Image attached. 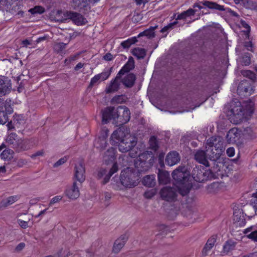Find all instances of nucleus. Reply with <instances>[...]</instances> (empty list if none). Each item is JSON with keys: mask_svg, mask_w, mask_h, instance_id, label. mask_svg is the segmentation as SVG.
Returning <instances> with one entry per match:
<instances>
[{"mask_svg": "<svg viewBox=\"0 0 257 257\" xmlns=\"http://www.w3.org/2000/svg\"><path fill=\"white\" fill-rule=\"evenodd\" d=\"M130 117V111L125 106H119L116 108L108 107L102 111V122L106 124L112 120L113 123L120 125L128 122Z\"/></svg>", "mask_w": 257, "mask_h": 257, "instance_id": "f257e3e1", "label": "nucleus"}, {"mask_svg": "<svg viewBox=\"0 0 257 257\" xmlns=\"http://www.w3.org/2000/svg\"><path fill=\"white\" fill-rule=\"evenodd\" d=\"M172 177L175 181V185L179 193L182 196L187 195L191 187L189 182V173L185 166H179L172 173Z\"/></svg>", "mask_w": 257, "mask_h": 257, "instance_id": "f03ea898", "label": "nucleus"}, {"mask_svg": "<svg viewBox=\"0 0 257 257\" xmlns=\"http://www.w3.org/2000/svg\"><path fill=\"white\" fill-rule=\"evenodd\" d=\"M205 148L209 160L216 161L225 150L223 138L219 136L209 138L206 141Z\"/></svg>", "mask_w": 257, "mask_h": 257, "instance_id": "7ed1b4c3", "label": "nucleus"}, {"mask_svg": "<svg viewBox=\"0 0 257 257\" xmlns=\"http://www.w3.org/2000/svg\"><path fill=\"white\" fill-rule=\"evenodd\" d=\"M137 172L133 168L127 167L121 171L120 176L121 184L124 187L132 188L138 185Z\"/></svg>", "mask_w": 257, "mask_h": 257, "instance_id": "20e7f679", "label": "nucleus"}, {"mask_svg": "<svg viewBox=\"0 0 257 257\" xmlns=\"http://www.w3.org/2000/svg\"><path fill=\"white\" fill-rule=\"evenodd\" d=\"M192 176L196 182H202L211 178L212 174L209 170H205L203 167L198 166L193 169Z\"/></svg>", "mask_w": 257, "mask_h": 257, "instance_id": "39448f33", "label": "nucleus"}, {"mask_svg": "<svg viewBox=\"0 0 257 257\" xmlns=\"http://www.w3.org/2000/svg\"><path fill=\"white\" fill-rule=\"evenodd\" d=\"M125 137L118 145V150L122 153L127 152L132 150L136 145L137 139L130 135H126Z\"/></svg>", "mask_w": 257, "mask_h": 257, "instance_id": "423d86ee", "label": "nucleus"}, {"mask_svg": "<svg viewBox=\"0 0 257 257\" xmlns=\"http://www.w3.org/2000/svg\"><path fill=\"white\" fill-rule=\"evenodd\" d=\"M126 135H130L128 129L126 127H121L114 131L112 134L110 143L112 145H116L126 137Z\"/></svg>", "mask_w": 257, "mask_h": 257, "instance_id": "0eeeda50", "label": "nucleus"}, {"mask_svg": "<svg viewBox=\"0 0 257 257\" xmlns=\"http://www.w3.org/2000/svg\"><path fill=\"white\" fill-rule=\"evenodd\" d=\"M161 198L168 202H175L177 200V191L174 187L166 186L160 191Z\"/></svg>", "mask_w": 257, "mask_h": 257, "instance_id": "6e6552de", "label": "nucleus"}, {"mask_svg": "<svg viewBox=\"0 0 257 257\" xmlns=\"http://www.w3.org/2000/svg\"><path fill=\"white\" fill-rule=\"evenodd\" d=\"M237 93L241 96H248L253 92L251 83L247 80L241 81L237 87Z\"/></svg>", "mask_w": 257, "mask_h": 257, "instance_id": "1a4fd4ad", "label": "nucleus"}, {"mask_svg": "<svg viewBox=\"0 0 257 257\" xmlns=\"http://www.w3.org/2000/svg\"><path fill=\"white\" fill-rule=\"evenodd\" d=\"M74 175L76 180L80 184H82L85 180V168L82 161L75 165Z\"/></svg>", "mask_w": 257, "mask_h": 257, "instance_id": "9d476101", "label": "nucleus"}, {"mask_svg": "<svg viewBox=\"0 0 257 257\" xmlns=\"http://www.w3.org/2000/svg\"><path fill=\"white\" fill-rule=\"evenodd\" d=\"M72 8L80 13L85 14L90 9L89 0H72Z\"/></svg>", "mask_w": 257, "mask_h": 257, "instance_id": "9b49d317", "label": "nucleus"}, {"mask_svg": "<svg viewBox=\"0 0 257 257\" xmlns=\"http://www.w3.org/2000/svg\"><path fill=\"white\" fill-rule=\"evenodd\" d=\"M152 155L151 152L146 151L139 155V157L135 162V167L138 172L144 171L146 170V161L149 158V156Z\"/></svg>", "mask_w": 257, "mask_h": 257, "instance_id": "f8f14e48", "label": "nucleus"}, {"mask_svg": "<svg viewBox=\"0 0 257 257\" xmlns=\"http://www.w3.org/2000/svg\"><path fill=\"white\" fill-rule=\"evenodd\" d=\"M81 184L76 181H74L72 185L66 190V196L72 200L78 198L80 195L79 188Z\"/></svg>", "mask_w": 257, "mask_h": 257, "instance_id": "ddd939ff", "label": "nucleus"}, {"mask_svg": "<svg viewBox=\"0 0 257 257\" xmlns=\"http://www.w3.org/2000/svg\"><path fill=\"white\" fill-rule=\"evenodd\" d=\"M11 89V81L4 76H0V97L9 94Z\"/></svg>", "mask_w": 257, "mask_h": 257, "instance_id": "4468645a", "label": "nucleus"}, {"mask_svg": "<svg viewBox=\"0 0 257 257\" xmlns=\"http://www.w3.org/2000/svg\"><path fill=\"white\" fill-rule=\"evenodd\" d=\"M108 131L107 129H103L101 131L100 136L95 140L94 146L100 150L105 148L107 144L106 139L108 137Z\"/></svg>", "mask_w": 257, "mask_h": 257, "instance_id": "2eb2a0df", "label": "nucleus"}, {"mask_svg": "<svg viewBox=\"0 0 257 257\" xmlns=\"http://www.w3.org/2000/svg\"><path fill=\"white\" fill-rule=\"evenodd\" d=\"M67 16L77 26L84 25L87 23L86 19L81 14L77 12H70L68 13Z\"/></svg>", "mask_w": 257, "mask_h": 257, "instance_id": "dca6fc26", "label": "nucleus"}, {"mask_svg": "<svg viewBox=\"0 0 257 257\" xmlns=\"http://www.w3.org/2000/svg\"><path fill=\"white\" fill-rule=\"evenodd\" d=\"M200 4H202L203 6L210 9H215L220 11H225V9L223 6L219 5L216 3L208 1H205L203 2H200L199 3H195L193 5V7L194 8H198L199 10H201L203 7L200 5Z\"/></svg>", "mask_w": 257, "mask_h": 257, "instance_id": "f3484780", "label": "nucleus"}, {"mask_svg": "<svg viewBox=\"0 0 257 257\" xmlns=\"http://www.w3.org/2000/svg\"><path fill=\"white\" fill-rule=\"evenodd\" d=\"M180 160V157L179 153L176 151H172L167 155L165 162L168 165L172 166L179 163Z\"/></svg>", "mask_w": 257, "mask_h": 257, "instance_id": "a211bd4d", "label": "nucleus"}, {"mask_svg": "<svg viewBox=\"0 0 257 257\" xmlns=\"http://www.w3.org/2000/svg\"><path fill=\"white\" fill-rule=\"evenodd\" d=\"M195 159L200 164L205 166H209L208 159H209L207 152L204 151H198L195 154Z\"/></svg>", "mask_w": 257, "mask_h": 257, "instance_id": "6ab92c4d", "label": "nucleus"}, {"mask_svg": "<svg viewBox=\"0 0 257 257\" xmlns=\"http://www.w3.org/2000/svg\"><path fill=\"white\" fill-rule=\"evenodd\" d=\"M239 138V132L235 127L230 129L226 135V140L229 144L235 143Z\"/></svg>", "mask_w": 257, "mask_h": 257, "instance_id": "aec40b11", "label": "nucleus"}, {"mask_svg": "<svg viewBox=\"0 0 257 257\" xmlns=\"http://www.w3.org/2000/svg\"><path fill=\"white\" fill-rule=\"evenodd\" d=\"M134 68L135 61L134 58L132 57H130L128 58L127 62L117 73V78L118 77H121L122 75H124L125 73L128 72L131 70H133Z\"/></svg>", "mask_w": 257, "mask_h": 257, "instance_id": "412c9836", "label": "nucleus"}, {"mask_svg": "<svg viewBox=\"0 0 257 257\" xmlns=\"http://www.w3.org/2000/svg\"><path fill=\"white\" fill-rule=\"evenodd\" d=\"M127 236L126 234H123L117 239L114 242L113 251L114 253H118L124 246L125 243L127 240Z\"/></svg>", "mask_w": 257, "mask_h": 257, "instance_id": "4be33fe9", "label": "nucleus"}, {"mask_svg": "<svg viewBox=\"0 0 257 257\" xmlns=\"http://www.w3.org/2000/svg\"><path fill=\"white\" fill-rule=\"evenodd\" d=\"M31 148L30 141L28 139H19L15 150L18 152H23Z\"/></svg>", "mask_w": 257, "mask_h": 257, "instance_id": "5701e85b", "label": "nucleus"}, {"mask_svg": "<svg viewBox=\"0 0 257 257\" xmlns=\"http://www.w3.org/2000/svg\"><path fill=\"white\" fill-rule=\"evenodd\" d=\"M121 77L117 78V74L115 78L112 80L109 85L106 88V92L108 93L114 92L118 90L120 85L119 80Z\"/></svg>", "mask_w": 257, "mask_h": 257, "instance_id": "b1692460", "label": "nucleus"}, {"mask_svg": "<svg viewBox=\"0 0 257 257\" xmlns=\"http://www.w3.org/2000/svg\"><path fill=\"white\" fill-rule=\"evenodd\" d=\"M216 241L215 236H212L208 239L202 250V255L206 256L208 254L209 251L214 246Z\"/></svg>", "mask_w": 257, "mask_h": 257, "instance_id": "393cba45", "label": "nucleus"}, {"mask_svg": "<svg viewBox=\"0 0 257 257\" xmlns=\"http://www.w3.org/2000/svg\"><path fill=\"white\" fill-rule=\"evenodd\" d=\"M20 137L16 134L12 133L9 134L6 139V142L9 146L15 150Z\"/></svg>", "mask_w": 257, "mask_h": 257, "instance_id": "a878e982", "label": "nucleus"}, {"mask_svg": "<svg viewBox=\"0 0 257 257\" xmlns=\"http://www.w3.org/2000/svg\"><path fill=\"white\" fill-rule=\"evenodd\" d=\"M136 77L133 73H129L121 80L123 84L126 87L131 88L135 84Z\"/></svg>", "mask_w": 257, "mask_h": 257, "instance_id": "bb28decb", "label": "nucleus"}, {"mask_svg": "<svg viewBox=\"0 0 257 257\" xmlns=\"http://www.w3.org/2000/svg\"><path fill=\"white\" fill-rule=\"evenodd\" d=\"M236 245V242L232 240L226 241L223 247L222 252L226 254L229 253L230 252L235 249Z\"/></svg>", "mask_w": 257, "mask_h": 257, "instance_id": "cd10ccee", "label": "nucleus"}, {"mask_svg": "<svg viewBox=\"0 0 257 257\" xmlns=\"http://www.w3.org/2000/svg\"><path fill=\"white\" fill-rule=\"evenodd\" d=\"M142 183L144 185L152 187L156 184L155 177L154 175H147L143 178Z\"/></svg>", "mask_w": 257, "mask_h": 257, "instance_id": "c85d7f7f", "label": "nucleus"}, {"mask_svg": "<svg viewBox=\"0 0 257 257\" xmlns=\"http://www.w3.org/2000/svg\"><path fill=\"white\" fill-rule=\"evenodd\" d=\"M19 199L18 196H12L8 197L6 200H4L0 202V208L6 207L17 201Z\"/></svg>", "mask_w": 257, "mask_h": 257, "instance_id": "c756f323", "label": "nucleus"}, {"mask_svg": "<svg viewBox=\"0 0 257 257\" xmlns=\"http://www.w3.org/2000/svg\"><path fill=\"white\" fill-rule=\"evenodd\" d=\"M241 4L246 9L257 11V2L253 0H244Z\"/></svg>", "mask_w": 257, "mask_h": 257, "instance_id": "7c9ffc66", "label": "nucleus"}, {"mask_svg": "<svg viewBox=\"0 0 257 257\" xmlns=\"http://www.w3.org/2000/svg\"><path fill=\"white\" fill-rule=\"evenodd\" d=\"M196 11L193 9H189L187 11H184L181 14L178 15L176 20H184L186 18L194 16Z\"/></svg>", "mask_w": 257, "mask_h": 257, "instance_id": "2f4dec72", "label": "nucleus"}, {"mask_svg": "<svg viewBox=\"0 0 257 257\" xmlns=\"http://www.w3.org/2000/svg\"><path fill=\"white\" fill-rule=\"evenodd\" d=\"M158 26L151 27L149 29L140 33L138 37L141 36H147L149 38H154L155 37L154 30L157 28Z\"/></svg>", "mask_w": 257, "mask_h": 257, "instance_id": "473e14b6", "label": "nucleus"}, {"mask_svg": "<svg viewBox=\"0 0 257 257\" xmlns=\"http://www.w3.org/2000/svg\"><path fill=\"white\" fill-rule=\"evenodd\" d=\"M115 151L112 147L109 148L104 154L103 159L105 162L111 161L115 157Z\"/></svg>", "mask_w": 257, "mask_h": 257, "instance_id": "72a5a7b5", "label": "nucleus"}, {"mask_svg": "<svg viewBox=\"0 0 257 257\" xmlns=\"http://www.w3.org/2000/svg\"><path fill=\"white\" fill-rule=\"evenodd\" d=\"M132 54L138 59H143L146 55V51L144 49L136 48L132 50Z\"/></svg>", "mask_w": 257, "mask_h": 257, "instance_id": "f704fd0d", "label": "nucleus"}, {"mask_svg": "<svg viewBox=\"0 0 257 257\" xmlns=\"http://www.w3.org/2000/svg\"><path fill=\"white\" fill-rule=\"evenodd\" d=\"M158 177L160 183L165 184L169 181V174L167 172L159 171Z\"/></svg>", "mask_w": 257, "mask_h": 257, "instance_id": "c9c22d12", "label": "nucleus"}, {"mask_svg": "<svg viewBox=\"0 0 257 257\" xmlns=\"http://www.w3.org/2000/svg\"><path fill=\"white\" fill-rule=\"evenodd\" d=\"M118 170V167L116 163L113 164V166H112L111 168L110 169L109 172L107 175L104 177V180L103 181V183L106 184L107 183L108 181L109 180V179L110 177L115 172H116Z\"/></svg>", "mask_w": 257, "mask_h": 257, "instance_id": "e433bc0d", "label": "nucleus"}, {"mask_svg": "<svg viewBox=\"0 0 257 257\" xmlns=\"http://www.w3.org/2000/svg\"><path fill=\"white\" fill-rule=\"evenodd\" d=\"M137 42L136 37H132L128 39L127 40L122 42L120 45L124 48L127 49L131 47L132 44H135Z\"/></svg>", "mask_w": 257, "mask_h": 257, "instance_id": "4c0bfd02", "label": "nucleus"}, {"mask_svg": "<svg viewBox=\"0 0 257 257\" xmlns=\"http://www.w3.org/2000/svg\"><path fill=\"white\" fill-rule=\"evenodd\" d=\"M150 148L154 151H157L159 148V142L156 137L152 136L149 140Z\"/></svg>", "mask_w": 257, "mask_h": 257, "instance_id": "58836bf2", "label": "nucleus"}, {"mask_svg": "<svg viewBox=\"0 0 257 257\" xmlns=\"http://www.w3.org/2000/svg\"><path fill=\"white\" fill-rule=\"evenodd\" d=\"M14 152L10 149H5L1 154L2 159L4 160H10L13 157Z\"/></svg>", "mask_w": 257, "mask_h": 257, "instance_id": "ea45409f", "label": "nucleus"}, {"mask_svg": "<svg viewBox=\"0 0 257 257\" xmlns=\"http://www.w3.org/2000/svg\"><path fill=\"white\" fill-rule=\"evenodd\" d=\"M239 62L243 65H249L250 63V54L248 53H245L239 58Z\"/></svg>", "mask_w": 257, "mask_h": 257, "instance_id": "a19ab883", "label": "nucleus"}, {"mask_svg": "<svg viewBox=\"0 0 257 257\" xmlns=\"http://www.w3.org/2000/svg\"><path fill=\"white\" fill-rule=\"evenodd\" d=\"M241 74L244 77H247L252 81H254L256 77L255 74L250 70L242 71Z\"/></svg>", "mask_w": 257, "mask_h": 257, "instance_id": "79ce46f5", "label": "nucleus"}, {"mask_svg": "<svg viewBox=\"0 0 257 257\" xmlns=\"http://www.w3.org/2000/svg\"><path fill=\"white\" fill-rule=\"evenodd\" d=\"M67 44L64 43H57L54 46V50L57 53L61 52L64 49H65Z\"/></svg>", "mask_w": 257, "mask_h": 257, "instance_id": "37998d69", "label": "nucleus"}, {"mask_svg": "<svg viewBox=\"0 0 257 257\" xmlns=\"http://www.w3.org/2000/svg\"><path fill=\"white\" fill-rule=\"evenodd\" d=\"M111 73V68L105 69L102 73L98 74L99 75L101 81H104L107 79L110 75Z\"/></svg>", "mask_w": 257, "mask_h": 257, "instance_id": "c03bdc74", "label": "nucleus"}, {"mask_svg": "<svg viewBox=\"0 0 257 257\" xmlns=\"http://www.w3.org/2000/svg\"><path fill=\"white\" fill-rule=\"evenodd\" d=\"M240 25L242 28H243L245 29V30L243 31L244 33L247 37H248L250 31V26L248 25V24L246 23L245 21L243 20H241L240 21Z\"/></svg>", "mask_w": 257, "mask_h": 257, "instance_id": "a18cd8bd", "label": "nucleus"}, {"mask_svg": "<svg viewBox=\"0 0 257 257\" xmlns=\"http://www.w3.org/2000/svg\"><path fill=\"white\" fill-rule=\"evenodd\" d=\"M44 11V8L41 6H36L29 10V12L32 14H42Z\"/></svg>", "mask_w": 257, "mask_h": 257, "instance_id": "49530a36", "label": "nucleus"}, {"mask_svg": "<svg viewBox=\"0 0 257 257\" xmlns=\"http://www.w3.org/2000/svg\"><path fill=\"white\" fill-rule=\"evenodd\" d=\"M250 204L254 208L255 214L257 215V192L253 194L250 200Z\"/></svg>", "mask_w": 257, "mask_h": 257, "instance_id": "de8ad7c7", "label": "nucleus"}, {"mask_svg": "<svg viewBox=\"0 0 257 257\" xmlns=\"http://www.w3.org/2000/svg\"><path fill=\"white\" fill-rule=\"evenodd\" d=\"M231 110L232 113L234 115H237L239 119H241L243 117V113L242 112V107L241 106H239L236 108V109H235V108H232Z\"/></svg>", "mask_w": 257, "mask_h": 257, "instance_id": "09e8293b", "label": "nucleus"}, {"mask_svg": "<svg viewBox=\"0 0 257 257\" xmlns=\"http://www.w3.org/2000/svg\"><path fill=\"white\" fill-rule=\"evenodd\" d=\"M8 120V115L3 110H0V124H4Z\"/></svg>", "mask_w": 257, "mask_h": 257, "instance_id": "8fccbe9b", "label": "nucleus"}, {"mask_svg": "<svg viewBox=\"0 0 257 257\" xmlns=\"http://www.w3.org/2000/svg\"><path fill=\"white\" fill-rule=\"evenodd\" d=\"M101 81L100 77L98 74L95 75L91 79L89 85V88H92L95 84Z\"/></svg>", "mask_w": 257, "mask_h": 257, "instance_id": "3c124183", "label": "nucleus"}, {"mask_svg": "<svg viewBox=\"0 0 257 257\" xmlns=\"http://www.w3.org/2000/svg\"><path fill=\"white\" fill-rule=\"evenodd\" d=\"M112 102L116 103H121L125 101L124 97L123 95H117L113 97Z\"/></svg>", "mask_w": 257, "mask_h": 257, "instance_id": "603ef678", "label": "nucleus"}, {"mask_svg": "<svg viewBox=\"0 0 257 257\" xmlns=\"http://www.w3.org/2000/svg\"><path fill=\"white\" fill-rule=\"evenodd\" d=\"M107 172V170L104 168H100L97 171V177L98 179L101 178L103 176L105 175V176L107 175L106 173Z\"/></svg>", "mask_w": 257, "mask_h": 257, "instance_id": "864d4df0", "label": "nucleus"}, {"mask_svg": "<svg viewBox=\"0 0 257 257\" xmlns=\"http://www.w3.org/2000/svg\"><path fill=\"white\" fill-rule=\"evenodd\" d=\"M62 196H61L60 195H58V196H56L54 197L50 200V203H49V205L50 206L53 205L54 204L56 203L59 202L60 201H61L62 200Z\"/></svg>", "mask_w": 257, "mask_h": 257, "instance_id": "5fc2aeb1", "label": "nucleus"}, {"mask_svg": "<svg viewBox=\"0 0 257 257\" xmlns=\"http://www.w3.org/2000/svg\"><path fill=\"white\" fill-rule=\"evenodd\" d=\"M155 195V191L154 190L147 191L144 193L145 197L148 199H150L152 198Z\"/></svg>", "mask_w": 257, "mask_h": 257, "instance_id": "6e6d98bb", "label": "nucleus"}, {"mask_svg": "<svg viewBox=\"0 0 257 257\" xmlns=\"http://www.w3.org/2000/svg\"><path fill=\"white\" fill-rule=\"evenodd\" d=\"M67 159L66 157L61 158L54 164V167H58L59 166L63 165L67 161Z\"/></svg>", "mask_w": 257, "mask_h": 257, "instance_id": "4d7b16f0", "label": "nucleus"}, {"mask_svg": "<svg viewBox=\"0 0 257 257\" xmlns=\"http://www.w3.org/2000/svg\"><path fill=\"white\" fill-rule=\"evenodd\" d=\"M247 236L248 238L257 242V230L251 232Z\"/></svg>", "mask_w": 257, "mask_h": 257, "instance_id": "13d9d810", "label": "nucleus"}, {"mask_svg": "<svg viewBox=\"0 0 257 257\" xmlns=\"http://www.w3.org/2000/svg\"><path fill=\"white\" fill-rule=\"evenodd\" d=\"M226 154L228 157H233L235 154L234 149L233 147L228 148L226 150Z\"/></svg>", "mask_w": 257, "mask_h": 257, "instance_id": "bf43d9fd", "label": "nucleus"}, {"mask_svg": "<svg viewBox=\"0 0 257 257\" xmlns=\"http://www.w3.org/2000/svg\"><path fill=\"white\" fill-rule=\"evenodd\" d=\"M18 222L19 224L21 226V227L23 228H26L28 227L27 221H25L21 219H19L18 220Z\"/></svg>", "mask_w": 257, "mask_h": 257, "instance_id": "052dcab7", "label": "nucleus"}, {"mask_svg": "<svg viewBox=\"0 0 257 257\" xmlns=\"http://www.w3.org/2000/svg\"><path fill=\"white\" fill-rule=\"evenodd\" d=\"M80 55V53H78L75 55L70 56L68 58L71 63L77 60L79 58Z\"/></svg>", "mask_w": 257, "mask_h": 257, "instance_id": "680f3d73", "label": "nucleus"}, {"mask_svg": "<svg viewBox=\"0 0 257 257\" xmlns=\"http://www.w3.org/2000/svg\"><path fill=\"white\" fill-rule=\"evenodd\" d=\"M25 246V244L24 242L20 243L16 247L15 250L17 252L21 251Z\"/></svg>", "mask_w": 257, "mask_h": 257, "instance_id": "e2e57ef3", "label": "nucleus"}, {"mask_svg": "<svg viewBox=\"0 0 257 257\" xmlns=\"http://www.w3.org/2000/svg\"><path fill=\"white\" fill-rule=\"evenodd\" d=\"M5 111L6 113L7 114V113L11 114L13 112V110L12 107L10 105L5 104Z\"/></svg>", "mask_w": 257, "mask_h": 257, "instance_id": "0e129e2a", "label": "nucleus"}, {"mask_svg": "<svg viewBox=\"0 0 257 257\" xmlns=\"http://www.w3.org/2000/svg\"><path fill=\"white\" fill-rule=\"evenodd\" d=\"M244 134H247L248 136L250 138H252L253 136L252 135V131L250 127H247L244 131Z\"/></svg>", "mask_w": 257, "mask_h": 257, "instance_id": "69168bd1", "label": "nucleus"}, {"mask_svg": "<svg viewBox=\"0 0 257 257\" xmlns=\"http://www.w3.org/2000/svg\"><path fill=\"white\" fill-rule=\"evenodd\" d=\"M43 155H44V151L40 150V151L37 152L36 153L32 155L31 157L32 158H35V157H36L37 156H42Z\"/></svg>", "mask_w": 257, "mask_h": 257, "instance_id": "338daca9", "label": "nucleus"}, {"mask_svg": "<svg viewBox=\"0 0 257 257\" xmlns=\"http://www.w3.org/2000/svg\"><path fill=\"white\" fill-rule=\"evenodd\" d=\"M113 57L112 55L109 53H106L104 56L103 59L106 61H111L113 59Z\"/></svg>", "mask_w": 257, "mask_h": 257, "instance_id": "774afa93", "label": "nucleus"}]
</instances>
